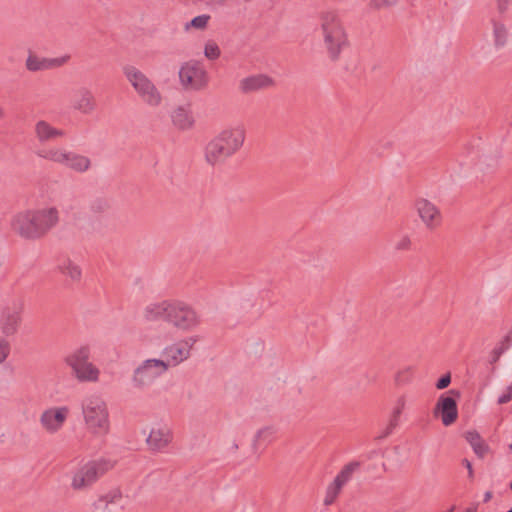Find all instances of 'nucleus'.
<instances>
[{"label": "nucleus", "mask_w": 512, "mask_h": 512, "mask_svg": "<svg viewBox=\"0 0 512 512\" xmlns=\"http://www.w3.org/2000/svg\"><path fill=\"white\" fill-rule=\"evenodd\" d=\"M167 371L162 360L156 358L146 359L134 370L132 383L136 388L147 387Z\"/></svg>", "instance_id": "10"}, {"label": "nucleus", "mask_w": 512, "mask_h": 512, "mask_svg": "<svg viewBox=\"0 0 512 512\" xmlns=\"http://www.w3.org/2000/svg\"><path fill=\"white\" fill-rule=\"evenodd\" d=\"M274 85V80L266 74H255L239 81V90L243 94H250L267 89Z\"/></svg>", "instance_id": "19"}, {"label": "nucleus", "mask_w": 512, "mask_h": 512, "mask_svg": "<svg viewBox=\"0 0 512 512\" xmlns=\"http://www.w3.org/2000/svg\"><path fill=\"white\" fill-rule=\"evenodd\" d=\"M66 154L67 151L60 148H52L38 152V156L50 160L52 162L58 163L60 165L64 164Z\"/></svg>", "instance_id": "27"}, {"label": "nucleus", "mask_w": 512, "mask_h": 512, "mask_svg": "<svg viewBox=\"0 0 512 512\" xmlns=\"http://www.w3.org/2000/svg\"><path fill=\"white\" fill-rule=\"evenodd\" d=\"M453 511V508H450L447 512H452Z\"/></svg>", "instance_id": "49"}, {"label": "nucleus", "mask_w": 512, "mask_h": 512, "mask_svg": "<svg viewBox=\"0 0 512 512\" xmlns=\"http://www.w3.org/2000/svg\"><path fill=\"white\" fill-rule=\"evenodd\" d=\"M10 353V344L7 340L0 337V364L3 363Z\"/></svg>", "instance_id": "37"}, {"label": "nucleus", "mask_w": 512, "mask_h": 512, "mask_svg": "<svg viewBox=\"0 0 512 512\" xmlns=\"http://www.w3.org/2000/svg\"><path fill=\"white\" fill-rule=\"evenodd\" d=\"M81 408L87 431L94 437L106 436L110 421L105 401L99 396H89L82 401Z\"/></svg>", "instance_id": "4"}, {"label": "nucleus", "mask_w": 512, "mask_h": 512, "mask_svg": "<svg viewBox=\"0 0 512 512\" xmlns=\"http://www.w3.org/2000/svg\"><path fill=\"white\" fill-rule=\"evenodd\" d=\"M59 223V211L56 207L27 209L14 215L12 230L20 237L38 240L46 236Z\"/></svg>", "instance_id": "2"}, {"label": "nucleus", "mask_w": 512, "mask_h": 512, "mask_svg": "<svg viewBox=\"0 0 512 512\" xmlns=\"http://www.w3.org/2000/svg\"><path fill=\"white\" fill-rule=\"evenodd\" d=\"M415 211L426 229L433 231L443 222L440 208L426 198H417L414 202Z\"/></svg>", "instance_id": "13"}, {"label": "nucleus", "mask_w": 512, "mask_h": 512, "mask_svg": "<svg viewBox=\"0 0 512 512\" xmlns=\"http://www.w3.org/2000/svg\"><path fill=\"white\" fill-rule=\"evenodd\" d=\"M166 322L178 330L189 331L199 324L200 319L191 306L184 302L171 301Z\"/></svg>", "instance_id": "9"}, {"label": "nucleus", "mask_w": 512, "mask_h": 512, "mask_svg": "<svg viewBox=\"0 0 512 512\" xmlns=\"http://www.w3.org/2000/svg\"><path fill=\"white\" fill-rule=\"evenodd\" d=\"M476 511H477V508L472 507V508H468L465 512H476Z\"/></svg>", "instance_id": "44"}, {"label": "nucleus", "mask_w": 512, "mask_h": 512, "mask_svg": "<svg viewBox=\"0 0 512 512\" xmlns=\"http://www.w3.org/2000/svg\"><path fill=\"white\" fill-rule=\"evenodd\" d=\"M172 121L181 130L190 129L194 124L191 111L184 107H178L173 111Z\"/></svg>", "instance_id": "23"}, {"label": "nucleus", "mask_w": 512, "mask_h": 512, "mask_svg": "<svg viewBox=\"0 0 512 512\" xmlns=\"http://www.w3.org/2000/svg\"><path fill=\"white\" fill-rule=\"evenodd\" d=\"M172 439V431L167 425H156L151 429L146 442L150 450L160 452L168 447Z\"/></svg>", "instance_id": "17"}, {"label": "nucleus", "mask_w": 512, "mask_h": 512, "mask_svg": "<svg viewBox=\"0 0 512 512\" xmlns=\"http://www.w3.org/2000/svg\"><path fill=\"white\" fill-rule=\"evenodd\" d=\"M481 451H482V454H483L484 452H488V451H489V449H488V447H485V446L482 444Z\"/></svg>", "instance_id": "45"}, {"label": "nucleus", "mask_w": 512, "mask_h": 512, "mask_svg": "<svg viewBox=\"0 0 512 512\" xmlns=\"http://www.w3.org/2000/svg\"><path fill=\"white\" fill-rule=\"evenodd\" d=\"M510 336H507L502 340L488 355V362L493 365L500 358L503 351L508 347V340Z\"/></svg>", "instance_id": "32"}, {"label": "nucleus", "mask_w": 512, "mask_h": 512, "mask_svg": "<svg viewBox=\"0 0 512 512\" xmlns=\"http://www.w3.org/2000/svg\"><path fill=\"white\" fill-rule=\"evenodd\" d=\"M413 377V369L408 367L399 371L396 375L395 381L397 384H405Z\"/></svg>", "instance_id": "35"}, {"label": "nucleus", "mask_w": 512, "mask_h": 512, "mask_svg": "<svg viewBox=\"0 0 512 512\" xmlns=\"http://www.w3.org/2000/svg\"><path fill=\"white\" fill-rule=\"evenodd\" d=\"M453 511V508H450L447 512H452Z\"/></svg>", "instance_id": "51"}, {"label": "nucleus", "mask_w": 512, "mask_h": 512, "mask_svg": "<svg viewBox=\"0 0 512 512\" xmlns=\"http://www.w3.org/2000/svg\"><path fill=\"white\" fill-rule=\"evenodd\" d=\"M70 105L73 110L84 115H90L96 110L97 101L89 88L79 87L73 90Z\"/></svg>", "instance_id": "16"}, {"label": "nucleus", "mask_w": 512, "mask_h": 512, "mask_svg": "<svg viewBox=\"0 0 512 512\" xmlns=\"http://www.w3.org/2000/svg\"><path fill=\"white\" fill-rule=\"evenodd\" d=\"M246 130L243 125L228 126L213 136L203 148L207 165L220 167L236 155L244 145Z\"/></svg>", "instance_id": "1"}, {"label": "nucleus", "mask_w": 512, "mask_h": 512, "mask_svg": "<svg viewBox=\"0 0 512 512\" xmlns=\"http://www.w3.org/2000/svg\"><path fill=\"white\" fill-rule=\"evenodd\" d=\"M460 391L451 389L443 393L437 399L433 409L434 417L440 418L444 426H451L458 419V407L456 399L460 397Z\"/></svg>", "instance_id": "11"}, {"label": "nucleus", "mask_w": 512, "mask_h": 512, "mask_svg": "<svg viewBox=\"0 0 512 512\" xmlns=\"http://www.w3.org/2000/svg\"><path fill=\"white\" fill-rule=\"evenodd\" d=\"M507 512H512V506H511V509H509Z\"/></svg>", "instance_id": "52"}, {"label": "nucleus", "mask_w": 512, "mask_h": 512, "mask_svg": "<svg viewBox=\"0 0 512 512\" xmlns=\"http://www.w3.org/2000/svg\"><path fill=\"white\" fill-rule=\"evenodd\" d=\"M510 448L512 449V443H511V446H510Z\"/></svg>", "instance_id": "53"}, {"label": "nucleus", "mask_w": 512, "mask_h": 512, "mask_svg": "<svg viewBox=\"0 0 512 512\" xmlns=\"http://www.w3.org/2000/svg\"><path fill=\"white\" fill-rule=\"evenodd\" d=\"M221 52L219 46L214 41H208L205 44L204 55L209 60H216L219 58Z\"/></svg>", "instance_id": "33"}, {"label": "nucleus", "mask_w": 512, "mask_h": 512, "mask_svg": "<svg viewBox=\"0 0 512 512\" xmlns=\"http://www.w3.org/2000/svg\"><path fill=\"white\" fill-rule=\"evenodd\" d=\"M512 399V383L506 388L505 392L498 398V403H507Z\"/></svg>", "instance_id": "40"}, {"label": "nucleus", "mask_w": 512, "mask_h": 512, "mask_svg": "<svg viewBox=\"0 0 512 512\" xmlns=\"http://www.w3.org/2000/svg\"><path fill=\"white\" fill-rule=\"evenodd\" d=\"M359 466V462H350L342 468L335 477V480L344 486L351 479L353 473L359 468Z\"/></svg>", "instance_id": "28"}, {"label": "nucleus", "mask_w": 512, "mask_h": 512, "mask_svg": "<svg viewBox=\"0 0 512 512\" xmlns=\"http://www.w3.org/2000/svg\"><path fill=\"white\" fill-rule=\"evenodd\" d=\"M320 27L325 47L332 59H337L341 50L347 46L348 38L336 10H325L319 14Z\"/></svg>", "instance_id": "3"}, {"label": "nucleus", "mask_w": 512, "mask_h": 512, "mask_svg": "<svg viewBox=\"0 0 512 512\" xmlns=\"http://www.w3.org/2000/svg\"><path fill=\"white\" fill-rule=\"evenodd\" d=\"M275 440V430L272 428H263L259 430L255 437L256 443L269 444Z\"/></svg>", "instance_id": "31"}, {"label": "nucleus", "mask_w": 512, "mask_h": 512, "mask_svg": "<svg viewBox=\"0 0 512 512\" xmlns=\"http://www.w3.org/2000/svg\"><path fill=\"white\" fill-rule=\"evenodd\" d=\"M116 498L120 499V498H121V495H115V496L112 498V500H111V501H113V500H114V499H116Z\"/></svg>", "instance_id": "47"}, {"label": "nucleus", "mask_w": 512, "mask_h": 512, "mask_svg": "<svg viewBox=\"0 0 512 512\" xmlns=\"http://www.w3.org/2000/svg\"><path fill=\"white\" fill-rule=\"evenodd\" d=\"M342 488H343V485H341L339 482H337L334 479V481L327 487L324 504L327 506L331 505L338 497Z\"/></svg>", "instance_id": "30"}, {"label": "nucleus", "mask_w": 512, "mask_h": 512, "mask_svg": "<svg viewBox=\"0 0 512 512\" xmlns=\"http://www.w3.org/2000/svg\"><path fill=\"white\" fill-rule=\"evenodd\" d=\"M492 496H493V495H492V492H490V491L486 492V493H485V495H484V501H489V500H491V499H492Z\"/></svg>", "instance_id": "43"}, {"label": "nucleus", "mask_w": 512, "mask_h": 512, "mask_svg": "<svg viewBox=\"0 0 512 512\" xmlns=\"http://www.w3.org/2000/svg\"><path fill=\"white\" fill-rule=\"evenodd\" d=\"M91 349L81 346L66 356L65 362L71 367L75 377L82 382H96L99 379V369L89 361Z\"/></svg>", "instance_id": "7"}, {"label": "nucleus", "mask_w": 512, "mask_h": 512, "mask_svg": "<svg viewBox=\"0 0 512 512\" xmlns=\"http://www.w3.org/2000/svg\"><path fill=\"white\" fill-rule=\"evenodd\" d=\"M123 73L142 102L151 107L161 104L162 95L146 74L132 65L124 66Z\"/></svg>", "instance_id": "6"}, {"label": "nucleus", "mask_w": 512, "mask_h": 512, "mask_svg": "<svg viewBox=\"0 0 512 512\" xmlns=\"http://www.w3.org/2000/svg\"><path fill=\"white\" fill-rule=\"evenodd\" d=\"M227 0H210V2L214 5H223Z\"/></svg>", "instance_id": "42"}, {"label": "nucleus", "mask_w": 512, "mask_h": 512, "mask_svg": "<svg viewBox=\"0 0 512 512\" xmlns=\"http://www.w3.org/2000/svg\"><path fill=\"white\" fill-rule=\"evenodd\" d=\"M171 301L163 300L160 302H153L145 306L142 315L146 321L153 322L158 320L167 321L168 310L170 308Z\"/></svg>", "instance_id": "20"}, {"label": "nucleus", "mask_w": 512, "mask_h": 512, "mask_svg": "<svg viewBox=\"0 0 512 512\" xmlns=\"http://www.w3.org/2000/svg\"><path fill=\"white\" fill-rule=\"evenodd\" d=\"M115 463L112 460L99 458L90 460L81 465L71 476V488L75 491H83L90 488L108 471L112 470Z\"/></svg>", "instance_id": "5"}, {"label": "nucleus", "mask_w": 512, "mask_h": 512, "mask_svg": "<svg viewBox=\"0 0 512 512\" xmlns=\"http://www.w3.org/2000/svg\"><path fill=\"white\" fill-rule=\"evenodd\" d=\"M5 115L4 110L2 107H0V118H3Z\"/></svg>", "instance_id": "46"}, {"label": "nucleus", "mask_w": 512, "mask_h": 512, "mask_svg": "<svg viewBox=\"0 0 512 512\" xmlns=\"http://www.w3.org/2000/svg\"><path fill=\"white\" fill-rule=\"evenodd\" d=\"M451 383V374L447 373L443 375L435 384L438 390H443L447 388Z\"/></svg>", "instance_id": "39"}, {"label": "nucleus", "mask_w": 512, "mask_h": 512, "mask_svg": "<svg viewBox=\"0 0 512 512\" xmlns=\"http://www.w3.org/2000/svg\"><path fill=\"white\" fill-rule=\"evenodd\" d=\"M398 0H371L370 6L375 9L394 5Z\"/></svg>", "instance_id": "38"}, {"label": "nucleus", "mask_w": 512, "mask_h": 512, "mask_svg": "<svg viewBox=\"0 0 512 512\" xmlns=\"http://www.w3.org/2000/svg\"><path fill=\"white\" fill-rule=\"evenodd\" d=\"M453 511V508H450L447 512H452Z\"/></svg>", "instance_id": "50"}, {"label": "nucleus", "mask_w": 512, "mask_h": 512, "mask_svg": "<svg viewBox=\"0 0 512 512\" xmlns=\"http://www.w3.org/2000/svg\"><path fill=\"white\" fill-rule=\"evenodd\" d=\"M35 134L40 142H46L64 136L62 130L54 128L44 120H40L35 124Z\"/></svg>", "instance_id": "22"}, {"label": "nucleus", "mask_w": 512, "mask_h": 512, "mask_svg": "<svg viewBox=\"0 0 512 512\" xmlns=\"http://www.w3.org/2000/svg\"><path fill=\"white\" fill-rule=\"evenodd\" d=\"M63 166L77 173H85L91 168V160L87 156L67 151Z\"/></svg>", "instance_id": "21"}, {"label": "nucleus", "mask_w": 512, "mask_h": 512, "mask_svg": "<svg viewBox=\"0 0 512 512\" xmlns=\"http://www.w3.org/2000/svg\"><path fill=\"white\" fill-rule=\"evenodd\" d=\"M110 208L109 200L103 196L95 197L89 202V211L95 216L106 214Z\"/></svg>", "instance_id": "26"}, {"label": "nucleus", "mask_w": 512, "mask_h": 512, "mask_svg": "<svg viewBox=\"0 0 512 512\" xmlns=\"http://www.w3.org/2000/svg\"><path fill=\"white\" fill-rule=\"evenodd\" d=\"M69 414L67 406L50 407L41 413L39 423L46 433L56 434L63 428Z\"/></svg>", "instance_id": "15"}, {"label": "nucleus", "mask_w": 512, "mask_h": 512, "mask_svg": "<svg viewBox=\"0 0 512 512\" xmlns=\"http://www.w3.org/2000/svg\"><path fill=\"white\" fill-rule=\"evenodd\" d=\"M68 60V57L46 58L34 53H29L25 67L29 72H39L61 67Z\"/></svg>", "instance_id": "18"}, {"label": "nucleus", "mask_w": 512, "mask_h": 512, "mask_svg": "<svg viewBox=\"0 0 512 512\" xmlns=\"http://www.w3.org/2000/svg\"><path fill=\"white\" fill-rule=\"evenodd\" d=\"M462 465L467 469L469 479L473 480L474 472L472 468V463L468 459L464 458L462 460Z\"/></svg>", "instance_id": "41"}, {"label": "nucleus", "mask_w": 512, "mask_h": 512, "mask_svg": "<svg viewBox=\"0 0 512 512\" xmlns=\"http://www.w3.org/2000/svg\"><path fill=\"white\" fill-rule=\"evenodd\" d=\"M196 342L197 338L191 336L166 346L162 351L161 359L165 363L166 369L169 370L186 361Z\"/></svg>", "instance_id": "12"}, {"label": "nucleus", "mask_w": 512, "mask_h": 512, "mask_svg": "<svg viewBox=\"0 0 512 512\" xmlns=\"http://www.w3.org/2000/svg\"><path fill=\"white\" fill-rule=\"evenodd\" d=\"M453 511V508H450L447 512H452Z\"/></svg>", "instance_id": "48"}, {"label": "nucleus", "mask_w": 512, "mask_h": 512, "mask_svg": "<svg viewBox=\"0 0 512 512\" xmlns=\"http://www.w3.org/2000/svg\"><path fill=\"white\" fill-rule=\"evenodd\" d=\"M210 18L211 17L208 14L196 16L190 22H187L184 28L186 31L190 30L191 28L196 30H204L206 29Z\"/></svg>", "instance_id": "29"}, {"label": "nucleus", "mask_w": 512, "mask_h": 512, "mask_svg": "<svg viewBox=\"0 0 512 512\" xmlns=\"http://www.w3.org/2000/svg\"><path fill=\"white\" fill-rule=\"evenodd\" d=\"M412 247V240L409 235L401 236L395 243V249L397 251H409Z\"/></svg>", "instance_id": "36"}, {"label": "nucleus", "mask_w": 512, "mask_h": 512, "mask_svg": "<svg viewBox=\"0 0 512 512\" xmlns=\"http://www.w3.org/2000/svg\"><path fill=\"white\" fill-rule=\"evenodd\" d=\"M23 303L13 301L0 311V332L5 336L17 333L22 321Z\"/></svg>", "instance_id": "14"}, {"label": "nucleus", "mask_w": 512, "mask_h": 512, "mask_svg": "<svg viewBox=\"0 0 512 512\" xmlns=\"http://www.w3.org/2000/svg\"><path fill=\"white\" fill-rule=\"evenodd\" d=\"M59 271L66 277H69L72 281H79L81 278L80 267L72 262L70 259H64L58 266Z\"/></svg>", "instance_id": "25"}, {"label": "nucleus", "mask_w": 512, "mask_h": 512, "mask_svg": "<svg viewBox=\"0 0 512 512\" xmlns=\"http://www.w3.org/2000/svg\"><path fill=\"white\" fill-rule=\"evenodd\" d=\"M466 440L470 443L476 455H480V435L477 431H468L465 434Z\"/></svg>", "instance_id": "34"}, {"label": "nucleus", "mask_w": 512, "mask_h": 512, "mask_svg": "<svg viewBox=\"0 0 512 512\" xmlns=\"http://www.w3.org/2000/svg\"><path fill=\"white\" fill-rule=\"evenodd\" d=\"M179 80L185 90L201 91L208 86L209 75L202 63L191 60L180 67Z\"/></svg>", "instance_id": "8"}, {"label": "nucleus", "mask_w": 512, "mask_h": 512, "mask_svg": "<svg viewBox=\"0 0 512 512\" xmlns=\"http://www.w3.org/2000/svg\"><path fill=\"white\" fill-rule=\"evenodd\" d=\"M406 406V397L404 395H401L397 398L394 408L392 410L391 418L389 420V424L385 430L384 435L381 437H386L389 434L392 433V431L398 426L400 416L405 409Z\"/></svg>", "instance_id": "24"}]
</instances>
